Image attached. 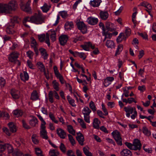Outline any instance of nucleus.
I'll return each instance as SVG.
<instances>
[{
	"label": "nucleus",
	"mask_w": 156,
	"mask_h": 156,
	"mask_svg": "<svg viewBox=\"0 0 156 156\" xmlns=\"http://www.w3.org/2000/svg\"><path fill=\"white\" fill-rule=\"evenodd\" d=\"M27 22L32 23L31 21V17H30L29 16H27L24 18V20L23 21V23H25Z\"/></svg>",
	"instance_id": "63"
},
{
	"label": "nucleus",
	"mask_w": 156,
	"mask_h": 156,
	"mask_svg": "<svg viewBox=\"0 0 156 156\" xmlns=\"http://www.w3.org/2000/svg\"><path fill=\"white\" fill-rule=\"evenodd\" d=\"M21 8L23 10L27 12H29L31 10L30 5L28 3H27L26 5H21Z\"/></svg>",
	"instance_id": "27"
},
{
	"label": "nucleus",
	"mask_w": 156,
	"mask_h": 156,
	"mask_svg": "<svg viewBox=\"0 0 156 156\" xmlns=\"http://www.w3.org/2000/svg\"><path fill=\"white\" fill-rule=\"evenodd\" d=\"M72 39L73 40V42L76 43L78 41L84 40L85 39V37L83 36H76V37H73Z\"/></svg>",
	"instance_id": "31"
},
{
	"label": "nucleus",
	"mask_w": 156,
	"mask_h": 156,
	"mask_svg": "<svg viewBox=\"0 0 156 156\" xmlns=\"http://www.w3.org/2000/svg\"><path fill=\"white\" fill-rule=\"evenodd\" d=\"M2 130L6 135L9 136L11 135V133L9 131V130L7 128L5 127L2 129Z\"/></svg>",
	"instance_id": "62"
},
{
	"label": "nucleus",
	"mask_w": 156,
	"mask_h": 156,
	"mask_svg": "<svg viewBox=\"0 0 156 156\" xmlns=\"http://www.w3.org/2000/svg\"><path fill=\"white\" fill-rule=\"evenodd\" d=\"M50 6H48L46 3H45L43 6L41 7L42 11L45 12H47L49 9Z\"/></svg>",
	"instance_id": "34"
},
{
	"label": "nucleus",
	"mask_w": 156,
	"mask_h": 156,
	"mask_svg": "<svg viewBox=\"0 0 156 156\" xmlns=\"http://www.w3.org/2000/svg\"><path fill=\"white\" fill-rule=\"evenodd\" d=\"M122 156H131L132 153L131 151L128 149H124L120 152Z\"/></svg>",
	"instance_id": "20"
},
{
	"label": "nucleus",
	"mask_w": 156,
	"mask_h": 156,
	"mask_svg": "<svg viewBox=\"0 0 156 156\" xmlns=\"http://www.w3.org/2000/svg\"><path fill=\"white\" fill-rule=\"evenodd\" d=\"M52 84L54 88L57 91L59 90V84L56 80H54L53 81Z\"/></svg>",
	"instance_id": "35"
},
{
	"label": "nucleus",
	"mask_w": 156,
	"mask_h": 156,
	"mask_svg": "<svg viewBox=\"0 0 156 156\" xmlns=\"http://www.w3.org/2000/svg\"><path fill=\"white\" fill-rule=\"evenodd\" d=\"M34 55L33 52L31 51H28L27 52V55L30 59H32Z\"/></svg>",
	"instance_id": "56"
},
{
	"label": "nucleus",
	"mask_w": 156,
	"mask_h": 156,
	"mask_svg": "<svg viewBox=\"0 0 156 156\" xmlns=\"http://www.w3.org/2000/svg\"><path fill=\"white\" fill-rule=\"evenodd\" d=\"M108 32L106 31V30L102 32L103 35L105 37L107 38L110 39L112 37V34L110 33H108Z\"/></svg>",
	"instance_id": "42"
},
{
	"label": "nucleus",
	"mask_w": 156,
	"mask_h": 156,
	"mask_svg": "<svg viewBox=\"0 0 156 156\" xmlns=\"http://www.w3.org/2000/svg\"><path fill=\"white\" fill-rule=\"evenodd\" d=\"M49 117L54 123L56 124L58 123V121L56 119L54 115L51 112L49 113Z\"/></svg>",
	"instance_id": "41"
},
{
	"label": "nucleus",
	"mask_w": 156,
	"mask_h": 156,
	"mask_svg": "<svg viewBox=\"0 0 156 156\" xmlns=\"http://www.w3.org/2000/svg\"><path fill=\"white\" fill-rule=\"evenodd\" d=\"M82 112L84 115H89L91 112L90 109L87 106L84 107L83 109Z\"/></svg>",
	"instance_id": "30"
},
{
	"label": "nucleus",
	"mask_w": 156,
	"mask_h": 156,
	"mask_svg": "<svg viewBox=\"0 0 156 156\" xmlns=\"http://www.w3.org/2000/svg\"><path fill=\"white\" fill-rule=\"evenodd\" d=\"M69 38L68 36L66 35H62L59 38L60 44L62 45H64L66 43Z\"/></svg>",
	"instance_id": "12"
},
{
	"label": "nucleus",
	"mask_w": 156,
	"mask_h": 156,
	"mask_svg": "<svg viewBox=\"0 0 156 156\" xmlns=\"http://www.w3.org/2000/svg\"><path fill=\"white\" fill-rule=\"evenodd\" d=\"M59 148L61 151L63 153H65L66 151V147L64 144L62 143H61L60 145L59 146Z\"/></svg>",
	"instance_id": "50"
},
{
	"label": "nucleus",
	"mask_w": 156,
	"mask_h": 156,
	"mask_svg": "<svg viewBox=\"0 0 156 156\" xmlns=\"http://www.w3.org/2000/svg\"><path fill=\"white\" fill-rule=\"evenodd\" d=\"M99 14L101 18L103 20H106L108 16V14L107 11H101Z\"/></svg>",
	"instance_id": "22"
},
{
	"label": "nucleus",
	"mask_w": 156,
	"mask_h": 156,
	"mask_svg": "<svg viewBox=\"0 0 156 156\" xmlns=\"http://www.w3.org/2000/svg\"><path fill=\"white\" fill-rule=\"evenodd\" d=\"M89 107L93 112L96 110V108L95 105L92 101H91L89 103Z\"/></svg>",
	"instance_id": "46"
},
{
	"label": "nucleus",
	"mask_w": 156,
	"mask_h": 156,
	"mask_svg": "<svg viewBox=\"0 0 156 156\" xmlns=\"http://www.w3.org/2000/svg\"><path fill=\"white\" fill-rule=\"evenodd\" d=\"M44 16L41 13L35 14L31 17V21L32 23L37 24H40L44 23Z\"/></svg>",
	"instance_id": "1"
},
{
	"label": "nucleus",
	"mask_w": 156,
	"mask_h": 156,
	"mask_svg": "<svg viewBox=\"0 0 156 156\" xmlns=\"http://www.w3.org/2000/svg\"><path fill=\"white\" fill-rule=\"evenodd\" d=\"M143 132L146 135L149 136L151 135L150 132L146 127H144L143 129Z\"/></svg>",
	"instance_id": "48"
},
{
	"label": "nucleus",
	"mask_w": 156,
	"mask_h": 156,
	"mask_svg": "<svg viewBox=\"0 0 156 156\" xmlns=\"http://www.w3.org/2000/svg\"><path fill=\"white\" fill-rule=\"evenodd\" d=\"M106 46L111 49L115 48V46L114 42L111 40H107L106 43Z\"/></svg>",
	"instance_id": "26"
},
{
	"label": "nucleus",
	"mask_w": 156,
	"mask_h": 156,
	"mask_svg": "<svg viewBox=\"0 0 156 156\" xmlns=\"http://www.w3.org/2000/svg\"><path fill=\"white\" fill-rule=\"evenodd\" d=\"M22 122L23 126L24 128L27 129H29L30 128V126L27 125L24 120H22Z\"/></svg>",
	"instance_id": "60"
},
{
	"label": "nucleus",
	"mask_w": 156,
	"mask_h": 156,
	"mask_svg": "<svg viewBox=\"0 0 156 156\" xmlns=\"http://www.w3.org/2000/svg\"><path fill=\"white\" fill-rule=\"evenodd\" d=\"M79 56L83 60H85L87 57L86 55L83 52H80Z\"/></svg>",
	"instance_id": "64"
},
{
	"label": "nucleus",
	"mask_w": 156,
	"mask_h": 156,
	"mask_svg": "<svg viewBox=\"0 0 156 156\" xmlns=\"http://www.w3.org/2000/svg\"><path fill=\"white\" fill-rule=\"evenodd\" d=\"M111 24V23H108L106 24V31H112V28L110 27Z\"/></svg>",
	"instance_id": "55"
},
{
	"label": "nucleus",
	"mask_w": 156,
	"mask_h": 156,
	"mask_svg": "<svg viewBox=\"0 0 156 156\" xmlns=\"http://www.w3.org/2000/svg\"><path fill=\"white\" fill-rule=\"evenodd\" d=\"M125 145L130 149L133 150V144H132L128 142H126L125 143Z\"/></svg>",
	"instance_id": "59"
},
{
	"label": "nucleus",
	"mask_w": 156,
	"mask_h": 156,
	"mask_svg": "<svg viewBox=\"0 0 156 156\" xmlns=\"http://www.w3.org/2000/svg\"><path fill=\"white\" fill-rule=\"evenodd\" d=\"M49 154L50 156H58L59 154V152L55 150H50Z\"/></svg>",
	"instance_id": "37"
},
{
	"label": "nucleus",
	"mask_w": 156,
	"mask_h": 156,
	"mask_svg": "<svg viewBox=\"0 0 156 156\" xmlns=\"http://www.w3.org/2000/svg\"><path fill=\"white\" fill-rule=\"evenodd\" d=\"M124 110L126 112V116L129 118L130 117V114L133 113V107L130 106L125 107L124 108Z\"/></svg>",
	"instance_id": "16"
},
{
	"label": "nucleus",
	"mask_w": 156,
	"mask_h": 156,
	"mask_svg": "<svg viewBox=\"0 0 156 156\" xmlns=\"http://www.w3.org/2000/svg\"><path fill=\"white\" fill-rule=\"evenodd\" d=\"M68 136L69 137V139L72 145H74L75 144V141L74 139H73V136L70 134H68Z\"/></svg>",
	"instance_id": "53"
},
{
	"label": "nucleus",
	"mask_w": 156,
	"mask_h": 156,
	"mask_svg": "<svg viewBox=\"0 0 156 156\" xmlns=\"http://www.w3.org/2000/svg\"><path fill=\"white\" fill-rule=\"evenodd\" d=\"M32 41L31 42L30 46L32 48L35 47L37 46V43L34 38L32 37L31 38Z\"/></svg>",
	"instance_id": "51"
},
{
	"label": "nucleus",
	"mask_w": 156,
	"mask_h": 156,
	"mask_svg": "<svg viewBox=\"0 0 156 156\" xmlns=\"http://www.w3.org/2000/svg\"><path fill=\"white\" fill-rule=\"evenodd\" d=\"M12 113L15 117H18L22 115L23 112L21 110L17 109L14 110Z\"/></svg>",
	"instance_id": "19"
},
{
	"label": "nucleus",
	"mask_w": 156,
	"mask_h": 156,
	"mask_svg": "<svg viewBox=\"0 0 156 156\" xmlns=\"http://www.w3.org/2000/svg\"><path fill=\"white\" fill-rule=\"evenodd\" d=\"M36 134H34L32 135L31 139L33 143L35 144H37L39 143V141L37 138Z\"/></svg>",
	"instance_id": "43"
},
{
	"label": "nucleus",
	"mask_w": 156,
	"mask_h": 156,
	"mask_svg": "<svg viewBox=\"0 0 156 156\" xmlns=\"http://www.w3.org/2000/svg\"><path fill=\"white\" fill-rule=\"evenodd\" d=\"M10 94L12 97L14 99H19L20 96V91L15 89H12L10 91Z\"/></svg>",
	"instance_id": "7"
},
{
	"label": "nucleus",
	"mask_w": 156,
	"mask_h": 156,
	"mask_svg": "<svg viewBox=\"0 0 156 156\" xmlns=\"http://www.w3.org/2000/svg\"><path fill=\"white\" fill-rule=\"evenodd\" d=\"M1 117H3L6 119L9 118V114L6 112H2L1 113Z\"/></svg>",
	"instance_id": "57"
},
{
	"label": "nucleus",
	"mask_w": 156,
	"mask_h": 156,
	"mask_svg": "<svg viewBox=\"0 0 156 156\" xmlns=\"http://www.w3.org/2000/svg\"><path fill=\"white\" fill-rule=\"evenodd\" d=\"M51 39L53 42L56 40V34L54 30L51 31Z\"/></svg>",
	"instance_id": "49"
},
{
	"label": "nucleus",
	"mask_w": 156,
	"mask_h": 156,
	"mask_svg": "<svg viewBox=\"0 0 156 156\" xmlns=\"http://www.w3.org/2000/svg\"><path fill=\"white\" fill-rule=\"evenodd\" d=\"M67 127L69 133L73 135H75V132L73 129V126L71 125H69L67 126Z\"/></svg>",
	"instance_id": "38"
},
{
	"label": "nucleus",
	"mask_w": 156,
	"mask_h": 156,
	"mask_svg": "<svg viewBox=\"0 0 156 156\" xmlns=\"http://www.w3.org/2000/svg\"><path fill=\"white\" fill-rule=\"evenodd\" d=\"M67 99L69 104L73 107H75L76 105L75 104V101L74 99H72L68 95L67 96Z\"/></svg>",
	"instance_id": "36"
},
{
	"label": "nucleus",
	"mask_w": 156,
	"mask_h": 156,
	"mask_svg": "<svg viewBox=\"0 0 156 156\" xmlns=\"http://www.w3.org/2000/svg\"><path fill=\"white\" fill-rule=\"evenodd\" d=\"M59 14L63 19H66L68 16L67 12L65 11L59 12Z\"/></svg>",
	"instance_id": "44"
},
{
	"label": "nucleus",
	"mask_w": 156,
	"mask_h": 156,
	"mask_svg": "<svg viewBox=\"0 0 156 156\" xmlns=\"http://www.w3.org/2000/svg\"><path fill=\"white\" fill-rule=\"evenodd\" d=\"M30 117L31 119L29 121V125L33 127H35L38 124L37 119L35 116L33 115H30Z\"/></svg>",
	"instance_id": "9"
},
{
	"label": "nucleus",
	"mask_w": 156,
	"mask_h": 156,
	"mask_svg": "<svg viewBox=\"0 0 156 156\" xmlns=\"http://www.w3.org/2000/svg\"><path fill=\"white\" fill-rule=\"evenodd\" d=\"M13 154L15 156H21L23 153L19 150H17L13 152Z\"/></svg>",
	"instance_id": "54"
},
{
	"label": "nucleus",
	"mask_w": 156,
	"mask_h": 156,
	"mask_svg": "<svg viewBox=\"0 0 156 156\" xmlns=\"http://www.w3.org/2000/svg\"><path fill=\"white\" fill-rule=\"evenodd\" d=\"M80 47L86 51H89V48L92 49H94L95 48V45L90 42H85L83 44L81 45Z\"/></svg>",
	"instance_id": "4"
},
{
	"label": "nucleus",
	"mask_w": 156,
	"mask_h": 156,
	"mask_svg": "<svg viewBox=\"0 0 156 156\" xmlns=\"http://www.w3.org/2000/svg\"><path fill=\"white\" fill-rule=\"evenodd\" d=\"M21 80L23 81H25L29 79V76L28 73L26 71L23 72V73H21L20 74Z\"/></svg>",
	"instance_id": "24"
},
{
	"label": "nucleus",
	"mask_w": 156,
	"mask_h": 156,
	"mask_svg": "<svg viewBox=\"0 0 156 156\" xmlns=\"http://www.w3.org/2000/svg\"><path fill=\"white\" fill-rule=\"evenodd\" d=\"M37 64L41 72H42L43 70L44 71L45 69V66L42 62H37Z\"/></svg>",
	"instance_id": "39"
},
{
	"label": "nucleus",
	"mask_w": 156,
	"mask_h": 156,
	"mask_svg": "<svg viewBox=\"0 0 156 156\" xmlns=\"http://www.w3.org/2000/svg\"><path fill=\"white\" fill-rule=\"evenodd\" d=\"M35 150L36 154L37 156H44L42 154V151L39 148H35Z\"/></svg>",
	"instance_id": "47"
},
{
	"label": "nucleus",
	"mask_w": 156,
	"mask_h": 156,
	"mask_svg": "<svg viewBox=\"0 0 156 156\" xmlns=\"http://www.w3.org/2000/svg\"><path fill=\"white\" fill-rule=\"evenodd\" d=\"M131 30L129 28H127L125 30V34L127 38L130 34Z\"/></svg>",
	"instance_id": "61"
},
{
	"label": "nucleus",
	"mask_w": 156,
	"mask_h": 156,
	"mask_svg": "<svg viewBox=\"0 0 156 156\" xmlns=\"http://www.w3.org/2000/svg\"><path fill=\"white\" fill-rule=\"evenodd\" d=\"M10 20V24H14V23H19V22L20 21L21 19L20 18H18L17 16H15L12 18H11Z\"/></svg>",
	"instance_id": "32"
},
{
	"label": "nucleus",
	"mask_w": 156,
	"mask_h": 156,
	"mask_svg": "<svg viewBox=\"0 0 156 156\" xmlns=\"http://www.w3.org/2000/svg\"><path fill=\"white\" fill-rule=\"evenodd\" d=\"M39 98V96L37 91L34 90L31 94L30 99L33 101H36Z\"/></svg>",
	"instance_id": "28"
},
{
	"label": "nucleus",
	"mask_w": 156,
	"mask_h": 156,
	"mask_svg": "<svg viewBox=\"0 0 156 156\" xmlns=\"http://www.w3.org/2000/svg\"><path fill=\"white\" fill-rule=\"evenodd\" d=\"M78 28L81 30L83 34L87 32V27L83 22L79 21L76 23Z\"/></svg>",
	"instance_id": "5"
},
{
	"label": "nucleus",
	"mask_w": 156,
	"mask_h": 156,
	"mask_svg": "<svg viewBox=\"0 0 156 156\" xmlns=\"http://www.w3.org/2000/svg\"><path fill=\"white\" fill-rule=\"evenodd\" d=\"M127 38V37L126 36L125 34L122 33L118 36L116 39V41L118 43H119L121 42L123 40H125Z\"/></svg>",
	"instance_id": "21"
},
{
	"label": "nucleus",
	"mask_w": 156,
	"mask_h": 156,
	"mask_svg": "<svg viewBox=\"0 0 156 156\" xmlns=\"http://www.w3.org/2000/svg\"><path fill=\"white\" fill-rule=\"evenodd\" d=\"M133 150L140 151L142 146L140 140L138 139H135L133 142Z\"/></svg>",
	"instance_id": "6"
},
{
	"label": "nucleus",
	"mask_w": 156,
	"mask_h": 156,
	"mask_svg": "<svg viewBox=\"0 0 156 156\" xmlns=\"http://www.w3.org/2000/svg\"><path fill=\"white\" fill-rule=\"evenodd\" d=\"M10 131L12 133H14L17 131V128L14 123L10 122L8 124Z\"/></svg>",
	"instance_id": "17"
},
{
	"label": "nucleus",
	"mask_w": 156,
	"mask_h": 156,
	"mask_svg": "<svg viewBox=\"0 0 156 156\" xmlns=\"http://www.w3.org/2000/svg\"><path fill=\"white\" fill-rule=\"evenodd\" d=\"M7 148L8 149V153H10L13 152V148L11 145L7 144Z\"/></svg>",
	"instance_id": "52"
},
{
	"label": "nucleus",
	"mask_w": 156,
	"mask_h": 156,
	"mask_svg": "<svg viewBox=\"0 0 156 156\" xmlns=\"http://www.w3.org/2000/svg\"><path fill=\"white\" fill-rule=\"evenodd\" d=\"M9 6L10 12L12 11H15L17 8V4L15 0L10 1L8 5Z\"/></svg>",
	"instance_id": "11"
},
{
	"label": "nucleus",
	"mask_w": 156,
	"mask_h": 156,
	"mask_svg": "<svg viewBox=\"0 0 156 156\" xmlns=\"http://www.w3.org/2000/svg\"><path fill=\"white\" fill-rule=\"evenodd\" d=\"M1 143H2V142L1 141ZM7 144H1V152L5 150L7 148Z\"/></svg>",
	"instance_id": "58"
},
{
	"label": "nucleus",
	"mask_w": 156,
	"mask_h": 156,
	"mask_svg": "<svg viewBox=\"0 0 156 156\" xmlns=\"http://www.w3.org/2000/svg\"><path fill=\"white\" fill-rule=\"evenodd\" d=\"M19 54L17 52H14L11 53L9 57V61L11 62L15 63L18 58Z\"/></svg>",
	"instance_id": "8"
},
{
	"label": "nucleus",
	"mask_w": 156,
	"mask_h": 156,
	"mask_svg": "<svg viewBox=\"0 0 156 156\" xmlns=\"http://www.w3.org/2000/svg\"><path fill=\"white\" fill-rule=\"evenodd\" d=\"M101 2V0H93L90 1L89 3L90 6L94 7L99 6Z\"/></svg>",
	"instance_id": "18"
},
{
	"label": "nucleus",
	"mask_w": 156,
	"mask_h": 156,
	"mask_svg": "<svg viewBox=\"0 0 156 156\" xmlns=\"http://www.w3.org/2000/svg\"><path fill=\"white\" fill-rule=\"evenodd\" d=\"M57 133L62 139H64L66 136V133L64 130L61 128H58L56 130Z\"/></svg>",
	"instance_id": "15"
},
{
	"label": "nucleus",
	"mask_w": 156,
	"mask_h": 156,
	"mask_svg": "<svg viewBox=\"0 0 156 156\" xmlns=\"http://www.w3.org/2000/svg\"><path fill=\"white\" fill-rule=\"evenodd\" d=\"M14 24H9L6 29L7 33L9 34H12L14 32V30H13L12 28L14 27Z\"/></svg>",
	"instance_id": "29"
},
{
	"label": "nucleus",
	"mask_w": 156,
	"mask_h": 156,
	"mask_svg": "<svg viewBox=\"0 0 156 156\" xmlns=\"http://www.w3.org/2000/svg\"><path fill=\"white\" fill-rule=\"evenodd\" d=\"M83 151L87 156H93L92 154L85 147H84L83 148Z\"/></svg>",
	"instance_id": "45"
},
{
	"label": "nucleus",
	"mask_w": 156,
	"mask_h": 156,
	"mask_svg": "<svg viewBox=\"0 0 156 156\" xmlns=\"http://www.w3.org/2000/svg\"><path fill=\"white\" fill-rule=\"evenodd\" d=\"M10 13L8 5L7 4L1 3V13L7 14Z\"/></svg>",
	"instance_id": "10"
},
{
	"label": "nucleus",
	"mask_w": 156,
	"mask_h": 156,
	"mask_svg": "<svg viewBox=\"0 0 156 156\" xmlns=\"http://www.w3.org/2000/svg\"><path fill=\"white\" fill-rule=\"evenodd\" d=\"M77 135L76 138L79 144L81 146L83 145L84 139L83 135L80 133H77Z\"/></svg>",
	"instance_id": "14"
},
{
	"label": "nucleus",
	"mask_w": 156,
	"mask_h": 156,
	"mask_svg": "<svg viewBox=\"0 0 156 156\" xmlns=\"http://www.w3.org/2000/svg\"><path fill=\"white\" fill-rule=\"evenodd\" d=\"M101 122L98 120L97 118H95L93 119V126L94 128L96 129H99V124Z\"/></svg>",
	"instance_id": "23"
},
{
	"label": "nucleus",
	"mask_w": 156,
	"mask_h": 156,
	"mask_svg": "<svg viewBox=\"0 0 156 156\" xmlns=\"http://www.w3.org/2000/svg\"><path fill=\"white\" fill-rule=\"evenodd\" d=\"M87 21L89 24L91 25H94L98 23V20L97 18L90 16L87 18Z\"/></svg>",
	"instance_id": "13"
},
{
	"label": "nucleus",
	"mask_w": 156,
	"mask_h": 156,
	"mask_svg": "<svg viewBox=\"0 0 156 156\" xmlns=\"http://www.w3.org/2000/svg\"><path fill=\"white\" fill-rule=\"evenodd\" d=\"M41 136L43 138L47 140L48 137L47 135V132L46 130H41L40 132Z\"/></svg>",
	"instance_id": "33"
},
{
	"label": "nucleus",
	"mask_w": 156,
	"mask_h": 156,
	"mask_svg": "<svg viewBox=\"0 0 156 156\" xmlns=\"http://www.w3.org/2000/svg\"><path fill=\"white\" fill-rule=\"evenodd\" d=\"M112 135L113 137L117 144L119 146H122V139L120 133L117 130L114 131L112 133Z\"/></svg>",
	"instance_id": "2"
},
{
	"label": "nucleus",
	"mask_w": 156,
	"mask_h": 156,
	"mask_svg": "<svg viewBox=\"0 0 156 156\" xmlns=\"http://www.w3.org/2000/svg\"><path fill=\"white\" fill-rule=\"evenodd\" d=\"M48 99L49 101L52 103L54 101L53 100V96L54 95L53 91H49L48 94Z\"/></svg>",
	"instance_id": "40"
},
{
	"label": "nucleus",
	"mask_w": 156,
	"mask_h": 156,
	"mask_svg": "<svg viewBox=\"0 0 156 156\" xmlns=\"http://www.w3.org/2000/svg\"><path fill=\"white\" fill-rule=\"evenodd\" d=\"M74 27V25L72 22L68 21L66 23L65 25V28L67 30H70Z\"/></svg>",
	"instance_id": "25"
},
{
	"label": "nucleus",
	"mask_w": 156,
	"mask_h": 156,
	"mask_svg": "<svg viewBox=\"0 0 156 156\" xmlns=\"http://www.w3.org/2000/svg\"><path fill=\"white\" fill-rule=\"evenodd\" d=\"M49 37V35L48 33H46V35L44 34L38 35V38L39 41L41 42H43L45 41V43L49 47L50 45Z\"/></svg>",
	"instance_id": "3"
}]
</instances>
